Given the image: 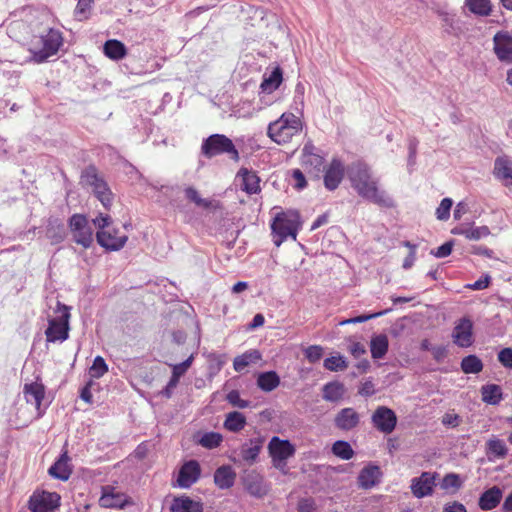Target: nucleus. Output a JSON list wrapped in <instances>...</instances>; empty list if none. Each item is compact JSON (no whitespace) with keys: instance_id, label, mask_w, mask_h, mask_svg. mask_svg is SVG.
Listing matches in <instances>:
<instances>
[{"instance_id":"obj_1","label":"nucleus","mask_w":512,"mask_h":512,"mask_svg":"<svg viewBox=\"0 0 512 512\" xmlns=\"http://www.w3.org/2000/svg\"><path fill=\"white\" fill-rule=\"evenodd\" d=\"M347 174L359 196L381 207H394L393 198L379 188V179L373 176L366 163H352L348 166Z\"/></svg>"},{"instance_id":"obj_2","label":"nucleus","mask_w":512,"mask_h":512,"mask_svg":"<svg viewBox=\"0 0 512 512\" xmlns=\"http://www.w3.org/2000/svg\"><path fill=\"white\" fill-rule=\"evenodd\" d=\"M302 130V122L293 113H283L277 120L271 122L267 128V135L272 141L281 145L291 141Z\"/></svg>"},{"instance_id":"obj_3","label":"nucleus","mask_w":512,"mask_h":512,"mask_svg":"<svg viewBox=\"0 0 512 512\" xmlns=\"http://www.w3.org/2000/svg\"><path fill=\"white\" fill-rule=\"evenodd\" d=\"M300 226V215L295 210L281 211L271 223L274 244L279 247L288 237L296 240Z\"/></svg>"},{"instance_id":"obj_4","label":"nucleus","mask_w":512,"mask_h":512,"mask_svg":"<svg viewBox=\"0 0 512 512\" xmlns=\"http://www.w3.org/2000/svg\"><path fill=\"white\" fill-rule=\"evenodd\" d=\"M62 34H34L29 51L35 62L41 63L55 55L62 46Z\"/></svg>"},{"instance_id":"obj_5","label":"nucleus","mask_w":512,"mask_h":512,"mask_svg":"<svg viewBox=\"0 0 512 512\" xmlns=\"http://www.w3.org/2000/svg\"><path fill=\"white\" fill-rule=\"evenodd\" d=\"M201 152L207 158L227 154L232 160L239 159V153L232 140L223 134H213L206 138L202 143Z\"/></svg>"},{"instance_id":"obj_6","label":"nucleus","mask_w":512,"mask_h":512,"mask_svg":"<svg viewBox=\"0 0 512 512\" xmlns=\"http://www.w3.org/2000/svg\"><path fill=\"white\" fill-rule=\"evenodd\" d=\"M57 312L59 313V316L49 320L48 327L45 331L48 342H63L69 336V308L58 302Z\"/></svg>"},{"instance_id":"obj_7","label":"nucleus","mask_w":512,"mask_h":512,"mask_svg":"<svg viewBox=\"0 0 512 512\" xmlns=\"http://www.w3.org/2000/svg\"><path fill=\"white\" fill-rule=\"evenodd\" d=\"M268 453L272 459L273 466L278 470H284L287 460L294 456L295 446L287 439L273 436L268 443Z\"/></svg>"},{"instance_id":"obj_8","label":"nucleus","mask_w":512,"mask_h":512,"mask_svg":"<svg viewBox=\"0 0 512 512\" xmlns=\"http://www.w3.org/2000/svg\"><path fill=\"white\" fill-rule=\"evenodd\" d=\"M82 183L90 186L94 195L108 209L112 204V192L107 183L97 174L94 167H88L81 176Z\"/></svg>"},{"instance_id":"obj_9","label":"nucleus","mask_w":512,"mask_h":512,"mask_svg":"<svg viewBox=\"0 0 512 512\" xmlns=\"http://www.w3.org/2000/svg\"><path fill=\"white\" fill-rule=\"evenodd\" d=\"M301 163L303 168L316 179H320L325 170V157L322 151L311 142L302 149Z\"/></svg>"},{"instance_id":"obj_10","label":"nucleus","mask_w":512,"mask_h":512,"mask_svg":"<svg viewBox=\"0 0 512 512\" xmlns=\"http://www.w3.org/2000/svg\"><path fill=\"white\" fill-rule=\"evenodd\" d=\"M69 228L73 240L87 249L93 243V229L83 214H73L69 219Z\"/></svg>"},{"instance_id":"obj_11","label":"nucleus","mask_w":512,"mask_h":512,"mask_svg":"<svg viewBox=\"0 0 512 512\" xmlns=\"http://www.w3.org/2000/svg\"><path fill=\"white\" fill-rule=\"evenodd\" d=\"M60 495L56 492H34L29 499L31 512H52L60 505Z\"/></svg>"},{"instance_id":"obj_12","label":"nucleus","mask_w":512,"mask_h":512,"mask_svg":"<svg viewBox=\"0 0 512 512\" xmlns=\"http://www.w3.org/2000/svg\"><path fill=\"white\" fill-rule=\"evenodd\" d=\"M371 420L374 427L384 434L392 433L397 424L395 412L386 406L377 407L372 414Z\"/></svg>"},{"instance_id":"obj_13","label":"nucleus","mask_w":512,"mask_h":512,"mask_svg":"<svg viewBox=\"0 0 512 512\" xmlns=\"http://www.w3.org/2000/svg\"><path fill=\"white\" fill-rule=\"evenodd\" d=\"M344 175L345 168L343 162L339 158H333L331 162L326 165L322 174L325 188L329 191L337 189Z\"/></svg>"},{"instance_id":"obj_14","label":"nucleus","mask_w":512,"mask_h":512,"mask_svg":"<svg viewBox=\"0 0 512 512\" xmlns=\"http://www.w3.org/2000/svg\"><path fill=\"white\" fill-rule=\"evenodd\" d=\"M436 473L423 472L419 477H415L411 480L410 489L414 497L424 498L430 496L433 493Z\"/></svg>"},{"instance_id":"obj_15","label":"nucleus","mask_w":512,"mask_h":512,"mask_svg":"<svg viewBox=\"0 0 512 512\" xmlns=\"http://www.w3.org/2000/svg\"><path fill=\"white\" fill-rule=\"evenodd\" d=\"M453 342L462 348L470 347L473 344V323L469 318H461L455 325L452 332Z\"/></svg>"},{"instance_id":"obj_16","label":"nucleus","mask_w":512,"mask_h":512,"mask_svg":"<svg viewBox=\"0 0 512 512\" xmlns=\"http://www.w3.org/2000/svg\"><path fill=\"white\" fill-rule=\"evenodd\" d=\"M201 475L200 464L196 460L185 462L177 476V485L180 488H189L198 481Z\"/></svg>"},{"instance_id":"obj_17","label":"nucleus","mask_w":512,"mask_h":512,"mask_svg":"<svg viewBox=\"0 0 512 512\" xmlns=\"http://www.w3.org/2000/svg\"><path fill=\"white\" fill-rule=\"evenodd\" d=\"M264 442V437L257 436L243 443L239 452L242 460L248 465L255 464L258 461L259 454L263 449Z\"/></svg>"},{"instance_id":"obj_18","label":"nucleus","mask_w":512,"mask_h":512,"mask_svg":"<svg viewBox=\"0 0 512 512\" xmlns=\"http://www.w3.org/2000/svg\"><path fill=\"white\" fill-rule=\"evenodd\" d=\"M128 503V497L117 490V488L107 485L102 487V495L99 499V505L104 508H123Z\"/></svg>"},{"instance_id":"obj_19","label":"nucleus","mask_w":512,"mask_h":512,"mask_svg":"<svg viewBox=\"0 0 512 512\" xmlns=\"http://www.w3.org/2000/svg\"><path fill=\"white\" fill-rule=\"evenodd\" d=\"M360 423L359 413L351 407L342 408L334 418V425L342 431H351Z\"/></svg>"},{"instance_id":"obj_20","label":"nucleus","mask_w":512,"mask_h":512,"mask_svg":"<svg viewBox=\"0 0 512 512\" xmlns=\"http://www.w3.org/2000/svg\"><path fill=\"white\" fill-rule=\"evenodd\" d=\"M96 239L101 247L110 251H118L124 247L128 237L126 235L117 236L116 230L98 231Z\"/></svg>"},{"instance_id":"obj_21","label":"nucleus","mask_w":512,"mask_h":512,"mask_svg":"<svg viewBox=\"0 0 512 512\" xmlns=\"http://www.w3.org/2000/svg\"><path fill=\"white\" fill-rule=\"evenodd\" d=\"M494 52L497 58L506 63H512V35L494 34Z\"/></svg>"},{"instance_id":"obj_22","label":"nucleus","mask_w":512,"mask_h":512,"mask_svg":"<svg viewBox=\"0 0 512 512\" xmlns=\"http://www.w3.org/2000/svg\"><path fill=\"white\" fill-rule=\"evenodd\" d=\"M23 393L26 402L34 406V408L37 410V417H40L42 414L40 411V406L45 393L44 386L38 382L25 384Z\"/></svg>"},{"instance_id":"obj_23","label":"nucleus","mask_w":512,"mask_h":512,"mask_svg":"<svg viewBox=\"0 0 512 512\" xmlns=\"http://www.w3.org/2000/svg\"><path fill=\"white\" fill-rule=\"evenodd\" d=\"M69 461L70 458L67 451L63 452L57 461L49 468V475L62 481L68 480L72 473V468L69 464Z\"/></svg>"},{"instance_id":"obj_24","label":"nucleus","mask_w":512,"mask_h":512,"mask_svg":"<svg viewBox=\"0 0 512 512\" xmlns=\"http://www.w3.org/2000/svg\"><path fill=\"white\" fill-rule=\"evenodd\" d=\"M502 496V489L498 486H493L481 494L479 497L478 505L483 511L492 510L499 505Z\"/></svg>"},{"instance_id":"obj_25","label":"nucleus","mask_w":512,"mask_h":512,"mask_svg":"<svg viewBox=\"0 0 512 512\" xmlns=\"http://www.w3.org/2000/svg\"><path fill=\"white\" fill-rule=\"evenodd\" d=\"M380 477V468L376 465H368L360 471L358 485L360 488L370 489L380 481Z\"/></svg>"},{"instance_id":"obj_26","label":"nucleus","mask_w":512,"mask_h":512,"mask_svg":"<svg viewBox=\"0 0 512 512\" xmlns=\"http://www.w3.org/2000/svg\"><path fill=\"white\" fill-rule=\"evenodd\" d=\"M184 193L187 200L193 202L196 206L205 210H217L221 208L219 201L215 199L202 198L199 192L192 186L186 187L184 189Z\"/></svg>"},{"instance_id":"obj_27","label":"nucleus","mask_w":512,"mask_h":512,"mask_svg":"<svg viewBox=\"0 0 512 512\" xmlns=\"http://www.w3.org/2000/svg\"><path fill=\"white\" fill-rule=\"evenodd\" d=\"M494 175L504 180L505 185H512V160L507 156H500L495 159Z\"/></svg>"},{"instance_id":"obj_28","label":"nucleus","mask_w":512,"mask_h":512,"mask_svg":"<svg viewBox=\"0 0 512 512\" xmlns=\"http://www.w3.org/2000/svg\"><path fill=\"white\" fill-rule=\"evenodd\" d=\"M170 510L171 512H203V504L188 496H179L174 498Z\"/></svg>"},{"instance_id":"obj_29","label":"nucleus","mask_w":512,"mask_h":512,"mask_svg":"<svg viewBox=\"0 0 512 512\" xmlns=\"http://www.w3.org/2000/svg\"><path fill=\"white\" fill-rule=\"evenodd\" d=\"M238 177L242 178V190L246 193L256 194L260 191V178L255 172L241 168Z\"/></svg>"},{"instance_id":"obj_30","label":"nucleus","mask_w":512,"mask_h":512,"mask_svg":"<svg viewBox=\"0 0 512 512\" xmlns=\"http://www.w3.org/2000/svg\"><path fill=\"white\" fill-rule=\"evenodd\" d=\"M244 486L252 496L262 497L266 494L263 478L255 472L248 473L244 477Z\"/></svg>"},{"instance_id":"obj_31","label":"nucleus","mask_w":512,"mask_h":512,"mask_svg":"<svg viewBox=\"0 0 512 512\" xmlns=\"http://www.w3.org/2000/svg\"><path fill=\"white\" fill-rule=\"evenodd\" d=\"M103 53L109 59L113 61H118L126 56L127 48L121 41L116 39H110L104 43Z\"/></svg>"},{"instance_id":"obj_32","label":"nucleus","mask_w":512,"mask_h":512,"mask_svg":"<svg viewBox=\"0 0 512 512\" xmlns=\"http://www.w3.org/2000/svg\"><path fill=\"white\" fill-rule=\"evenodd\" d=\"M236 474L230 466H221L214 473V482L220 489L233 486Z\"/></svg>"},{"instance_id":"obj_33","label":"nucleus","mask_w":512,"mask_h":512,"mask_svg":"<svg viewBox=\"0 0 512 512\" xmlns=\"http://www.w3.org/2000/svg\"><path fill=\"white\" fill-rule=\"evenodd\" d=\"M389 347L388 337L385 334H378L371 338L370 351L373 359H382Z\"/></svg>"},{"instance_id":"obj_34","label":"nucleus","mask_w":512,"mask_h":512,"mask_svg":"<svg viewBox=\"0 0 512 512\" xmlns=\"http://www.w3.org/2000/svg\"><path fill=\"white\" fill-rule=\"evenodd\" d=\"M246 417L243 413L238 411H232L226 414L223 426L226 430L238 433L246 426Z\"/></svg>"},{"instance_id":"obj_35","label":"nucleus","mask_w":512,"mask_h":512,"mask_svg":"<svg viewBox=\"0 0 512 512\" xmlns=\"http://www.w3.org/2000/svg\"><path fill=\"white\" fill-rule=\"evenodd\" d=\"M280 384V377L275 371L262 372L257 377V386L264 392H271Z\"/></svg>"},{"instance_id":"obj_36","label":"nucleus","mask_w":512,"mask_h":512,"mask_svg":"<svg viewBox=\"0 0 512 512\" xmlns=\"http://www.w3.org/2000/svg\"><path fill=\"white\" fill-rule=\"evenodd\" d=\"M261 357V353L258 350L246 351L234 358L233 368L236 372H242L250 364L259 361Z\"/></svg>"},{"instance_id":"obj_37","label":"nucleus","mask_w":512,"mask_h":512,"mask_svg":"<svg viewBox=\"0 0 512 512\" xmlns=\"http://www.w3.org/2000/svg\"><path fill=\"white\" fill-rule=\"evenodd\" d=\"M483 402L490 405H497L503 399L501 387L497 384H486L481 387Z\"/></svg>"},{"instance_id":"obj_38","label":"nucleus","mask_w":512,"mask_h":512,"mask_svg":"<svg viewBox=\"0 0 512 512\" xmlns=\"http://www.w3.org/2000/svg\"><path fill=\"white\" fill-rule=\"evenodd\" d=\"M46 235L53 244L62 242L65 238L64 224L58 219H50L48 222Z\"/></svg>"},{"instance_id":"obj_39","label":"nucleus","mask_w":512,"mask_h":512,"mask_svg":"<svg viewBox=\"0 0 512 512\" xmlns=\"http://www.w3.org/2000/svg\"><path fill=\"white\" fill-rule=\"evenodd\" d=\"M323 399L330 402H336L340 400L344 393V385L340 382H329L323 386Z\"/></svg>"},{"instance_id":"obj_40","label":"nucleus","mask_w":512,"mask_h":512,"mask_svg":"<svg viewBox=\"0 0 512 512\" xmlns=\"http://www.w3.org/2000/svg\"><path fill=\"white\" fill-rule=\"evenodd\" d=\"M487 447V456L489 460H493L494 458L503 459L506 457L508 453V449L504 443V441L500 439H490L486 443Z\"/></svg>"},{"instance_id":"obj_41","label":"nucleus","mask_w":512,"mask_h":512,"mask_svg":"<svg viewBox=\"0 0 512 512\" xmlns=\"http://www.w3.org/2000/svg\"><path fill=\"white\" fill-rule=\"evenodd\" d=\"M461 370L465 374H478L483 370V362L476 355H468L461 360Z\"/></svg>"},{"instance_id":"obj_42","label":"nucleus","mask_w":512,"mask_h":512,"mask_svg":"<svg viewBox=\"0 0 512 512\" xmlns=\"http://www.w3.org/2000/svg\"><path fill=\"white\" fill-rule=\"evenodd\" d=\"M282 82V70L276 67L268 77H264L261 83V90L266 93H272L275 91Z\"/></svg>"},{"instance_id":"obj_43","label":"nucleus","mask_w":512,"mask_h":512,"mask_svg":"<svg viewBox=\"0 0 512 512\" xmlns=\"http://www.w3.org/2000/svg\"><path fill=\"white\" fill-rule=\"evenodd\" d=\"M465 6L473 14L488 16L492 11L490 0H465Z\"/></svg>"},{"instance_id":"obj_44","label":"nucleus","mask_w":512,"mask_h":512,"mask_svg":"<svg viewBox=\"0 0 512 512\" xmlns=\"http://www.w3.org/2000/svg\"><path fill=\"white\" fill-rule=\"evenodd\" d=\"M331 450L336 457L342 460H350L354 456V450L351 445L344 440L334 442Z\"/></svg>"},{"instance_id":"obj_45","label":"nucleus","mask_w":512,"mask_h":512,"mask_svg":"<svg viewBox=\"0 0 512 512\" xmlns=\"http://www.w3.org/2000/svg\"><path fill=\"white\" fill-rule=\"evenodd\" d=\"M223 441V437L217 432H206L198 440V444L207 449L218 447Z\"/></svg>"},{"instance_id":"obj_46","label":"nucleus","mask_w":512,"mask_h":512,"mask_svg":"<svg viewBox=\"0 0 512 512\" xmlns=\"http://www.w3.org/2000/svg\"><path fill=\"white\" fill-rule=\"evenodd\" d=\"M323 366L329 371H343L348 367L345 357L341 355L331 356L324 360Z\"/></svg>"},{"instance_id":"obj_47","label":"nucleus","mask_w":512,"mask_h":512,"mask_svg":"<svg viewBox=\"0 0 512 512\" xmlns=\"http://www.w3.org/2000/svg\"><path fill=\"white\" fill-rule=\"evenodd\" d=\"M490 235V229L488 226H473L468 225L467 227V238L468 240L478 241Z\"/></svg>"},{"instance_id":"obj_48","label":"nucleus","mask_w":512,"mask_h":512,"mask_svg":"<svg viewBox=\"0 0 512 512\" xmlns=\"http://www.w3.org/2000/svg\"><path fill=\"white\" fill-rule=\"evenodd\" d=\"M108 371V366L101 356H96L92 366L90 367V374L93 378H101Z\"/></svg>"},{"instance_id":"obj_49","label":"nucleus","mask_w":512,"mask_h":512,"mask_svg":"<svg viewBox=\"0 0 512 512\" xmlns=\"http://www.w3.org/2000/svg\"><path fill=\"white\" fill-rule=\"evenodd\" d=\"M94 0H78L75 8V17L82 21L88 18Z\"/></svg>"},{"instance_id":"obj_50","label":"nucleus","mask_w":512,"mask_h":512,"mask_svg":"<svg viewBox=\"0 0 512 512\" xmlns=\"http://www.w3.org/2000/svg\"><path fill=\"white\" fill-rule=\"evenodd\" d=\"M462 486L460 476L455 473L446 474L441 482V488L444 490L454 489L458 490Z\"/></svg>"},{"instance_id":"obj_51","label":"nucleus","mask_w":512,"mask_h":512,"mask_svg":"<svg viewBox=\"0 0 512 512\" xmlns=\"http://www.w3.org/2000/svg\"><path fill=\"white\" fill-rule=\"evenodd\" d=\"M226 400L232 406L240 408V409L248 408L251 405L250 401L241 399L240 393L238 390H231L226 395Z\"/></svg>"},{"instance_id":"obj_52","label":"nucleus","mask_w":512,"mask_h":512,"mask_svg":"<svg viewBox=\"0 0 512 512\" xmlns=\"http://www.w3.org/2000/svg\"><path fill=\"white\" fill-rule=\"evenodd\" d=\"M453 205V201L450 198H444L440 202V205L436 209V217L438 220L445 221L450 217V210Z\"/></svg>"},{"instance_id":"obj_53","label":"nucleus","mask_w":512,"mask_h":512,"mask_svg":"<svg viewBox=\"0 0 512 512\" xmlns=\"http://www.w3.org/2000/svg\"><path fill=\"white\" fill-rule=\"evenodd\" d=\"M193 359H194V356L192 354L185 361H183L179 364L173 365L172 366V376H174L177 379H180V377L183 376L187 372V370L190 368V366L192 365Z\"/></svg>"},{"instance_id":"obj_54","label":"nucleus","mask_w":512,"mask_h":512,"mask_svg":"<svg viewBox=\"0 0 512 512\" xmlns=\"http://www.w3.org/2000/svg\"><path fill=\"white\" fill-rule=\"evenodd\" d=\"M417 146L418 140L416 138H411L408 144V170L412 172L415 164H416V155H417Z\"/></svg>"},{"instance_id":"obj_55","label":"nucleus","mask_w":512,"mask_h":512,"mask_svg":"<svg viewBox=\"0 0 512 512\" xmlns=\"http://www.w3.org/2000/svg\"><path fill=\"white\" fill-rule=\"evenodd\" d=\"M323 355V348L318 345H311L305 350V356L308 359L309 362L315 363Z\"/></svg>"},{"instance_id":"obj_56","label":"nucleus","mask_w":512,"mask_h":512,"mask_svg":"<svg viewBox=\"0 0 512 512\" xmlns=\"http://www.w3.org/2000/svg\"><path fill=\"white\" fill-rule=\"evenodd\" d=\"M498 361L505 368L512 369V348H503L497 355Z\"/></svg>"},{"instance_id":"obj_57","label":"nucleus","mask_w":512,"mask_h":512,"mask_svg":"<svg viewBox=\"0 0 512 512\" xmlns=\"http://www.w3.org/2000/svg\"><path fill=\"white\" fill-rule=\"evenodd\" d=\"M389 311H390L389 309H386L384 311H380V312L373 313V314L360 315V316H357V317H354V318H350V319L344 320V321L341 322V324L344 325V324H349V323H362V322L368 321L370 319H373V318L385 315Z\"/></svg>"},{"instance_id":"obj_58","label":"nucleus","mask_w":512,"mask_h":512,"mask_svg":"<svg viewBox=\"0 0 512 512\" xmlns=\"http://www.w3.org/2000/svg\"><path fill=\"white\" fill-rule=\"evenodd\" d=\"M452 249L453 241H448L439 246L436 251H432L431 253L437 258H445L451 254Z\"/></svg>"},{"instance_id":"obj_59","label":"nucleus","mask_w":512,"mask_h":512,"mask_svg":"<svg viewBox=\"0 0 512 512\" xmlns=\"http://www.w3.org/2000/svg\"><path fill=\"white\" fill-rule=\"evenodd\" d=\"M292 177L295 180L294 187L298 190H302L307 186V182L303 172L299 169H294L292 171Z\"/></svg>"},{"instance_id":"obj_60","label":"nucleus","mask_w":512,"mask_h":512,"mask_svg":"<svg viewBox=\"0 0 512 512\" xmlns=\"http://www.w3.org/2000/svg\"><path fill=\"white\" fill-rule=\"evenodd\" d=\"M460 422H461V419H460L459 415H457L455 413H446L442 417V424L445 426H448V427L455 428V427L459 426Z\"/></svg>"},{"instance_id":"obj_61","label":"nucleus","mask_w":512,"mask_h":512,"mask_svg":"<svg viewBox=\"0 0 512 512\" xmlns=\"http://www.w3.org/2000/svg\"><path fill=\"white\" fill-rule=\"evenodd\" d=\"M491 282V277L489 275H485L484 277H481L477 281H475L472 284H468L466 287L471 290H483L486 289Z\"/></svg>"},{"instance_id":"obj_62","label":"nucleus","mask_w":512,"mask_h":512,"mask_svg":"<svg viewBox=\"0 0 512 512\" xmlns=\"http://www.w3.org/2000/svg\"><path fill=\"white\" fill-rule=\"evenodd\" d=\"M178 383H179V379L175 378L174 376H171L169 382L161 390L160 394L162 396H164L165 398H171L173 391L177 387Z\"/></svg>"},{"instance_id":"obj_63","label":"nucleus","mask_w":512,"mask_h":512,"mask_svg":"<svg viewBox=\"0 0 512 512\" xmlns=\"http://www.w3.org/2000/svg\"><path fill=\"white\" fill-rule=\"evenodd\" d=\"M111 222V217L109 215L100 214L98 217L93 219V224L98 227L99 231H106L105 229L109 227Z\"/></svg>"},{"instance_id":"obj_64","label":"nucleus","mask_w":512,"mask_h":512,"mask_svg":"<svg viewBox=\"0 0 512 512\" xmlns=\"http://www.w3.org/2000/svg\"><path fill=\"white\" fill-rule=\"evenodd\" d=\"M442 512H467V509L462 503L453 501L446 503Z\"/></svg>"}]
</instances>
